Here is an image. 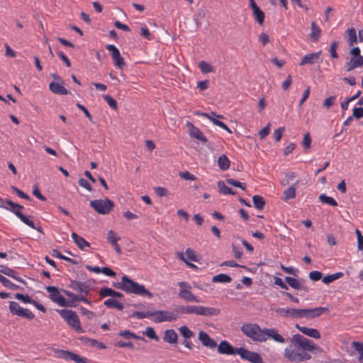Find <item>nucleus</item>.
<instances>
[{"label": "nucleus", "mask_w": 363, "mask_h": 363, "mask_svg": "<svg viewBox=\"0 0 363 363\" xmlns=\"http://www.w3.org/2000/svg\"><path fill=\"white\" fill-rule=\"evenodd\" d=\"M121 290L129 294H135L143 296H147L152 298L153 294L145 289V286L140 284L128 276L124 275L123 277V284H121Z\"/></svg>", "instance_id": "f257e3e1"}, {"label": "nucleus", "mask_w": 363, "mask_h": 363, "mask_svg": "<svg viewBox=\"0 0 363 363\" xmlns=\"http://www.w3.org/2000/svg\"><path fill=\"white\" fill-rule=\"evenodd\" d=\"M6 203L10 207H4L5 209L14 213L26 225H28L34 230H36L40 233H43V228L40 226L36 227L33 220H30L28 216L21 213V210L24 208L22 205L14 203L10 199H6Z\"/></svg>", "instance_id": "f03ea898"}, {"label": "nucleus", "mask_w": 363, "mask_h": 363, "mask_svg": "<svg viewBox=\"0 0 363 363\" xmlns=\"http://www.w3.org/2000/svg\"><path fill=\"white\" fill-rule=\"evenodd\" d=\"M241 331L247 337L251 338L257 342H265L266 337L264 336V329L261 328L256 323H245L241 327Z\"/></svg>", "instance_id": "7ed1b4c3"}, {"label": "nucleus", "mask_w": 363, "mask_h": 363, "mask_svg": "<svg viewBox=\"0 0 363 363\" xmlns=\"http://www.w3.org/2000/svg\"><path fill=\"white\" fill-rule=\"evenodd\" d=\"M58 311L62 318H63L67 323L74 330L78 333H82L84 331L76 312L69 309H62Z\"/></svg>", "instance_id": "20e7f679"}, {"label": "nucleus", "mask_w": 363, "mask_h": 363, "mask_svg": "<svg viewBox=\"0 0 363 363\" xmlns=\"http://www.w3.org/2000/svg\"><path fill=\"white\" fill-rule=\"evenodd\" d=\"M89 205L96 212L101 215L108 214L115 206L113 201L108 198L92 200Z\"/></svg>", "instance_id": "39448f33"}, {"label": "nucleus", "mask_w": 363, "mask_h": 363, "mask_svg": "<svg viewBox=\"0 0 363 363\" xmlns=\"http://www.w3.org/2000/svg\"><path fill=\"white\" fill-rule=\"evenodd\" d=\"M9 310L13 315L28 320H33L35 318L34 314L30 310L21 308L19 303L16 301L9 302Z\"/></svg>", "instance_id": "423d86ee"}, {"label": "nucleus", "mask_w": 363, "mask_h": 363, "mask_svg": "<svg viewBox=\"0 0 363 363\" xmlns=\"http://www.w3.org/2000/svg\"><path fill=\"white\" fill-rule=\"evenodd\" d=\"M238 354L244 360H247L251 363H264L261 355L255 352L250 351L245 347H239Z\"/></svg>", "instance_id": "0eeeda50"}, {"label": "nucleus", "mask_w": 363, "mask_h": 363, "mask_svg": "<svg viewBox=\"0 0 363 363\" xmlns=\"http://www.w3.org/2000/svg\"><path fill=\"white\" fill-rule=\"evenodd\" d=\"M154 316H156L155 322L161 323L164 321L173 322L178 319L175 307L172 311H155Z\"/></svg>", "instance_id": "6e6552de"}, {"label": "nucleus", "mask_w": 363, "mask_h": 363, "mask_svg": "<svg viewBox=\"0 0 363 363\" xmlns=\"http://www.w3.org/2000/svg\"><path fill=\"white\" fill-rule=\"evenodd\" d=\"M106 49L111 52L114 65L118 69H123L126 67V63L119 50L114 45H106Z\"/></svg>", "instance_id": "1a4fd4ad"}, {"label": "nucleus", "mask_w": 363, "mask_h": 363, "mask_svg": "<svg viewBox=\"0 0 363 363\" xmlns=\"http://www.w3.org/2000/svg\"><path fill=\"white\" fill-rule=\"evenodd\" d=\"M91 282L90 280L83 282L72 280L69 286L74 291L79 292L81 295H84L86 297L92 289Z\"/></svg>", "instance_id": "9d476101"}, {"label": "nucleus", "mask_w": 363, "mask_h": 363, "mask_svg": "<svg viewBox=\"0 0 363 363\" xmlns=\"http://www.w3.org/2000/svg\"><path fill=\"white\" fill-rule=\"evenodd\" d=\"M291 342L297 345L303 351L311 352L313 342L307 339L301 334H295L291 338Z\"/></svg>", "instance_id": "9b49d317"}, {"label": "nucleus", "mask_w": 363, "mask_h": 363, "mask_svg": "<svg viewBox=\"0 0 363 363\" xmlns=\"http://www.w3.org/2000/svg\"><path fill=\"white\" fill-rule=\"evenodd\" d=\"M47 291L50 294V298L60 306H66L68 305L66 300L60 293L57 287L53 286H48L45 287Z\"/></svg>", "instance_id": "f8f14e48"}, {"label": "nucleus", "mask_w": 363, "mask_h": 363, "mask_svg": "<svg viewBox=\"0 0 363 363\" xmlns=\"http://www.w3.org/2000/svg\"><path fill=\"white\" fill-rule=\"evenodd\" d=\"M275 311L280 316L285 318H302V309L300 308H292L289 307L278 308Z\"/></svg>", "instance_id": "ddd939ff"}, {"label": "nucleus", "mask_w": 363, "mask_h": 363, "mask_svg": "<svg viewBox=\"0 0 363 363\" xmlns=\"http://www.w3.org/2000/svg\"><path fill=\"white\" fill-rule=\"evenodd\" d=\"M195 114L198 115V116H204L205 118H206L209 119L211 121H212V123L215 125H217V126L224 129L225 130H226L227 132H228L230 133H232L231 130L223 122H222L218 119V118H223V115H217L216 113L214 111H211L210 113L196 112Z\"/></svg>", "instance_id": "4468645a"}, {"label": "nucleus", "mask_w": 363, "mask_h": 363, "mask_svg": "<svg viewBox=\"0 0 363 363\" xmlns=\"http://www.w3.org/2000/svg\"><path fill=\"white\" fill-rule=\"evenodd\" d=\"M56 352L58 353V357L65 360H72L77 363H88L87 359L85 357H82L72 352L59 350L56 351Z\"/></svg>", "instance_id": "2eb2a0df"}, {"label": "nucleus", "mask_w": 363, "mask_h": 363, "mask_svg": "<svg viewBox=\"0 0 363 363\" xmlns=\"http://www.w3.org/2000/svg\"><path fill=\"white\" fill-rule=\"evenodd\" d=\"M329 311L327 307H317L314 308H306L302 309V318H306L307 319H313L320 317L323 313Z\"/></svg>", "instance_id": "dca6fc26"}, {"label": "nucleus", "mask_w": 363, "mask_h": 363, "mask_svg": "<svg viewBox=\"0 0 363 363\" xmlns=\"http://www.w3.org/2000/svg\"><path fill=\"white\" fill-rule=\"evenodd\" d=\"M62 291L70 299L69 301H67L68 305L65 307H76L77 306L76 304L77 301H82L89 305L91 304V301L86 298L84 295L77 296L67 290H62Z\"/></svg>", "instance_id": "f3484780"}, {"label": "nucleus", "mask_w": 363, "mask_h": 363, "mask_svg": "<svg viewBox=\"0 0 363 363\" xmlns=\"http://www.w3.org/2000/svg\"><path fill=\"white\" fill-rule=\"evenodd\" d=\"M218 353L227 355H235L238 354V348L233 347L228 341L222 340L217 346Z\"/></svg>", "instance_id": "a211bd4d"}, {"label": "nucleus", "mask_w": 363, "mask_h": 363, "mask_svg": "<svg viewBox=\"0 0 363 363\" xmlns=\"http://www.w3.org/2000/svg\"><path fill=\"white\" fill-rule=\"evenodd\" d=\"M186 126L189 128V133L191 138L200 140L203 143H207V138L203 135L200 129L194 126L191 122L187 121Z\"/></svg>", "instance_id": "6ab92c4d"}, {"label": "nucleus", "mask_w": 363, "mask_h": 363, "mask_svg": "<svg viewBox=\"0 0 363 363\" xmlns=\"http://www.w3.org/2000/svg\"><path fill=\"white\" fill-rule=\"evenodd\" d=\"M198 339L204 347L210 349H214L217 347V342L216 340L212 339L207 333L203 330L199 331Z\"/></svg>", "instance_id": "aec40b11"}, {"label": "nucleus", "mask_w": 363, "mask_h": 363, "mask_svg": "<svg viewBox=\"0 0 363 363\" xmlns=\"http://www.w3.org/2000/svg\"><path fill=\"white\" fill-rule=\"evenodd\" d=\"M220 313V310L218 308L197 306L196 315L212 317L218 315Z\"/></svg>", "instance_id": "412c9836"}, {"label": "nucleus", "mask_w": 363, "mask_h": 363, "mask_svg": "<svg viewBox=\"0 0 363 363\" xmlns=\"http://www.w3.org/2000/svg\"><path fill=\"white\" fill-rule=\"evenodd\" d=\"M284 357L291 362L296 363L302 362L301 352L295 349L285 348L284 351Z\"/></svg>", "instance_id": "4be33fe9"}, {"label": "nucleus", "mask_w": 363, "mask_h": 363, "mask_svg": "<svg viewBox=\"0 0 363 363\" xmlns=\"http://www.w3.org/2000/svg\"><path fill=\"white\" fill-rule=\"evenodd\" d=\"M321 53H322V51L320 50V51H318L317 52L306 55L305 56H303L302 57V59L300 61L298 65L299 66H303V65H311L315 64V62L319 61V60L320 58Z\"/></svg>", "instance_id": "5701e85b"}, {"label": "nucleus", "mask_w": 363, "mask_h": 363, "mask_svg": "<svg viewBox=\"0 0 363 363\" xmlns=\"http://www.w3.org/2000/svg\"><path fill=\"white\" fill-rule=\"evenodd\" d=\"M285 281L287 284L293 289L297 290H303L306 292L309 291V288L304 284L305 280L299 281L291 277H286Z\"/></svg>", "instance_id": "b1692460"}, {"label": "nucleus", "mask_w": 363, "mask_h": 363, "mask_svg": "<svg viewBox=\"0 0 363 363\" xmlns=\"http://www.w3.org/2000/svg\"><path fill=\"white\" fill-rule=\"evenodd\" d=\"M176 313L177 315V318H179L182 315L186 314H195L196 315L197 306H182L178 305L175 306Z\"/></svg>", "instance_id": "393cba45"}, {"label": "nucleus", "mask_w": 363, "mask_h": 363, "mask_svg": "<svg viewBox=\"0 0 363 363\" xmlns=\"http://www.w3.org/2000/svg\"><path fill=\"white\" fill-rule=\"evenodd\" d=\"M264 336L266 337V341L267 339L271 338L277 342L284 343L285 342V339L283 336L278 333L277 330L275 328H265L264 332Z\"/></svg>", "instance_id": "a878e982"}, {"label": "nucleus", "mask_w": 363, "mask_h": 363, "mask_svg": "<svg viewBox=\"0 0 363 363\" xmlns=\"http://www.w3.org/2000/svg\"><path fill=\"white\" fill-rule=\"evenodd\" d=\"M296 328H297L300 332L303 333L304 335L315 338L320 339L321 335L320 332L315 328H309L305 326H301L298 324H296Z\"/></svg>", "instance_id": "bb28decb"}, {"label": "nucleus", "mask_w": 363, "mask_h": 363, "mask_svg": "<svg viewBox=\"0 0 363 363\" xmlns=\"http://www.w3.org/2000/svg\"><path fill=\"white\" fill-rule=\"evenodd\" d=\"M178 296L180 298H182L188 302H200L197 297L191 291V289H180Z\"/></svg>", "instance_id": "cd10ccee"}, {"label": "nucleus", "mask_w": 363, "mask_h": 363, "mask_svg": "<svg viewBox=\"0 0 363 363\" xmlns=\"http://www.w3.org/2000/svg\"><path fill=\"white\" fill-rule=\"evenodd\" d=\"M63 84H64L60 82H52L49 84V89L52 93L55 94L67 95L69 94V91L65 87L62 86Z\"/></svg>", "instance_id": "c85d7f7f"}, {"label": "nucleus", "mask_w": 363, "mask_h": 363, "mask_svg": "<svg viewBox=\"0 0 363 363\" xmlns=\"http://www.w3.org/2000/svg\"><path fill=\"white\" fill-rule=\"evenodd\" d=\"M178 335L173 329H168L165 330L163 340L164 342L169 344H176L177 342Z\"/></svg>", "instance_id": "c756f323"}, {"label": "nucleus", "mask_w": 363, "mask_h": 363, "mask_svg": "<svg viewBox=\"0 0 363 363\" xmlns=\"http://www.w3.org/2000/svg\"><path fill=\"white\" fill-rule=\"evenodd\" d=\"M99 296L101 298H105L107 296H113V297H116V298H123V294H121V292L116 291L113 289H112L111 288H108V287L101 289L99 291Z\"/></svg>", "instance_id": "7c9ffc66"}, {"label": "nucleus", "mask_w": 363, "mask_h": 363, "mask_svg": "<svg viewBox=\"0 0 363 363\" xmlns=\"http://www.w3.org/2000/svg\"><path fill=\"white\" fill-rule=\"evenodd\" d=\"M311 33H310V38L311 40L316 43L321 35V30L320 28L317 26L316 23L315 21H313L311 23Z\"/></svg>", "instance_id": "2f4dec72"}, {"label": "nucleus", "mask_w": 363, "mask_h": 363, "mask_svg": "<svg viewBox=\"0 0 363 363\" xmlns=\"http://www.w3.org/2000/svg\"><path fill=\"white\" fill-rule=\"evenodd\" d=\"M72 238L81 250H83L84 247H90V243L76 233H72Z\"/></svg>", "instance_id": "473e14b6"}, {"label": "nucleus", "mask_w": 363, "mask_h": 363, "mask_svg": "<svg viewBox=\"0 0 363 363\" xmlns=\"http://www.w3.org/2000/svg\"><path fill=\"white\" fill-rule=\"evenodd\" d=\"M349 46H353L357 42L356 30L354 28H348L345 32Z\"/></svg>", "instance_id": "72a5a7b5"}, {"label": "nucleus", "mask_w": 363, "mask_h": 363, "mask_svg": "<svg viewBox=\"0 0 363 363\" xmlns=\"http://www.w3.org/2000/svg\"><path fill=\"white\" fill-rule=\"evenodd\" d=\"M217 186L218 188V191L221 194H223V195H227V194L235 195V191H234L232 189L227 186L223 181L218 182Z\"/></svg>", "instance_id": "f704fd0d"}, {"label": "nucleus", "mask_w": 363, "mask_h": 363, "mask_svg": "<svg viewBox=\"0 0 363 363\" xmlns=\"http://www.w3.org/2000/svg\"><path fill=\"white\" fill-rule=\"evenodd\" d=\"M252 202L254 204V206L259 211H262L264 209V206L266 204V201L264 199L259 195H255L252 196Z\"/></svg>", "instance_id": "c9c22d12"}, {"label": "nucleus", "mask_w": 363, "mask_h": 363, "mask_svg": "<svg viewBox=\"0 0 363 363\" xmlns=\"http://www.w3.org/2000/svg\"><path fill=\"white\" fill-rule=\"evenodd\" d=\"M206 13L203 9L198 10L197 13L194 16V21L196 23V27L199 28L203 23V21L206 18Z\"/></svg>", "instance_id": "e433bc0d"}, {"label": "nucleus", "mask_w": 363, "mask_h": 363, "mask_svg": "<svg viewBox=\"0 0 363 363\" xmlns=\"http://www.w3.org/2000/svg\"><path fill=\"white\" fill-rule=\"evenodd\" d=\"M218 164L220 169L227 170L230 167V162L225 155H222L218 159Z\"/></svg>", "instance_id": "4c0bfd02"}, {"label": "nucleus", "mask_w": 363, "mask_h": 363, "mask_svg": "<svg viewBox=\"0 0 363 363\" xmlns=\"http://www.w3.org/2000/svg\"><path fill=\"white\" fill-rule=\"evenodd\" d=\"M296 197V188L295 185H292L286 189L283 193L284 201H287L289 199H294Z\"/></svg>", "instance_id": "58836bf2"}, {"label": "nucleus", "mask_w": 363, "mask_h": 363, "mask_svg": "<svg viewBox=\"0 0 363 363\" xmlns=\"http://www.w3.org/2000/svg\"><path fill=\"white\" fill-rule=\"evenodd\" d=\"M232 281V278L225 274H219L218 275L214 276L212 278V281L214 283L220 282V283H230Z\"/></svg>", "instance_id": "ea45409f"}, {"label": "nucleus", "mask_w": 363, "mask_h": 363, "mask_svg": "<svg viewBox=\"0 0 363 363\" xmlns=\"http://www.w3.org/2000/svg\"><path fill=\"white\" fill-rule=\"evenodd\" d=\"M81 340L82 341H84V342H85V343H90V345L93 347H97L101 350L106 348V346L105 345V344H104L103 342H100L96 340L91 339V338L86 337H82Z\"/></svg>", "instance_id": "a19ab883"}, {"label": "nucleus", "mask_w": 363, "mask_h": 363, "mask_svg": "<svg viewBox=\"0 0 363 363\" xmlns=\"http://www.w3.org/2000/svg\"><path fill=\"white\" fill-rule=\"evenodd\" d=\"M343 275L344 274L342 272H337L333 274H328L323 278V282L325 284H329L330 283L341 278L342 277H343Z\"/></svg>", "instance_id": "79ce46f5"}, {"label": "nucleus", "mask_w": 363, "mask_h": 363, "mask_svg": "<svg viewBox=\"0 0 363 363\" xmlns=\"http://www.w3.org/2000/svg\"><path fill=\"white\" fill-rule=\"evenodd\" d=\"M252 15H253L255 21L259 23V25H260V26L263 25L265 14H264V11L260 9V8L253 11Z\"/></svg>", "instance_id": "37998d69"}, {"label": "nucleus", "mask_w": 363, "mask_h": 363, "mask_svg": "<svg viewBox=\"0 0 363 363\" xmlns=\"http://www.w3.org/2000/svg\"><path fill=\"white\" fill-rule=\"evenodd\" d=\"M318 199L323 203H327L332 206H337V202L333 197L323 194L319 196Z\"/></svg>", "instance_id": "c03bdc74"}, {"label": "nucleus", "mask_w": 363, "mask_h": 363, "mask_svg": "<svg viewBox=\"0 0 363 363\" xmlns=\"http://www.w3.org/2000/svg\"><path fill=\"white\" fill-rule=\"evenodd\" d=\"M179 331L184 339H191L194 335V333L191 331L186 325H183L179 328Z\"/></svg>", "instance_id": "a18cd8bd"}, {"label": "nucleus", "mask_w": 363, "mask_h": 363, "mask_svg": "<svg viewBox=\"0 0 363 363\" xmlns=\"http://www.w3.org/2000/svg\"><path fill=\"white\" fill-rule=\"evenodd\" d=\"M4 274L17 280L19 282L23 283V284H26V282L23 279L16 276L17 272L16 271H14L13 269H11L8 267L6 269H4Z\"/></svg>", "instance_id": "49530a36"}, {"label": "nucleus", "mask_w": 363, "mask_h": 363, "mask_svg": "<svg viewBox=\"0 0 363 363\" xmlns=\"http://www.w3.org/2000/svg\"><path fill=\"white\" fill-rule=\"evenodd\" d=\"M103 99L107 102L108 106L113 110L116 111L118 109V104L116 101L110 95L104 94L103 95Z\"/></svg>", "instance_id": "de8ad7c7"}, {"label": "nucleus", "mask_w": 363, "mask_h": 363, "mask_svg": "<svg viewBox=\"0 0 363 363\" xmlns=\"http://www.w3.org/2000/svg\"><path fill=\"white\" fill-rule=\"evenodd\" d=\"M132 316L134 318H137L138 319H143V318H145L152 317V316H154V311H147V312L134 311L132 314Z\"/></svg>", "instance_id": "09e8293b"}, {"label": "nucleus", "mask_w": 363, "mask_h": 363, "mask_svg": "<svg viewBox=\"0 0 363 363\" xmlns=\"http://www.w3.org/2000/svg\"><path fill=\"white\" fill-rule=\"evenodd\" d=\"M311 142H312L311 136L310 133L308 132H307L303 136V140L301 144L306 150H308L311 147Z\"/></svg>", "instance_id": "8fccbe9b"}, {"label": "nucleus", "mask_w": 363, "mask_h": 363, "mask_svg": "<svg viewBox=\"0 0 363 363\" xmlns=\"http://www.w3.org/2000/svg\"><path fill=\"white\" fill-rule=\"evenodd\" d=\"M339 43L337 41H333L330 47L329 52L330 56L333 59H337L339 57L336 50L338 47Z\"/></svg>", "instance_id": "3c124183"}, {"label": "nucleus", "mask_w": 363, "mask_h": 363, "mask_svg": "<svg viewBox=\"0 0 363 363\" xmlns=\"http://www.w3.org/2000/svg\"><path fill=\"white\" fill-rule=\"evenodd\" d=\"M199 67L203 73H208L213 72V67L205 61H201Z\"/></svg>", "instance_id": "603ef678"}, {"label": "nucleus", "mask_w": 363, "mask_h": 363, "mask_svg": "<svg viewBox=\"0 0 363 363\" xmlns=\"http://www.w3.org/2000/svg\"><path fill=\"white\" fill-rule=\"evenodd\" d=\"M226 182L233 186L240 188L242 190H245L246 185L244 183H241L234 179H226Z\"/></svg>", "instance_id": "864d4df0"}, {"label": "nucleus", "mask_w": 363, "mask_h": 363, "mask_svg": "<svg viewBox=\"0 0 363 363\" xmlns=\"http://www.w3.org/2000/svg\"><path fill=\"white\" fill-rule=\"evenodd\" d=\"M107 240L112 245L120 240L121 238L118 237L113 230H110L108 233Z\"/></svg>", "instance_id": "5fc2aeb1"}, {"label": "nucleus", "mask_w": 363, "mask_h": 363, "mask_svg": "<svg viewBox=\"0 0 363 363\" xmlns=\"http://www.w3.org/2000/svg\"><path fill=\"white\" fill-rule=\"evenodd\" d=\"M150 339L159 340V337L156 335L155 330L151 327H147L144 333Z\"/></svg>", "instance_id": "6e6d98bb"}, {"label": "nucleus", "mask_w": 363, "mask_h": 363, "mask_svg": "<svg viewBox=\"0 0 363 363\" xmlns=\"http://www.w3.org/2000/svg\"><path fill=\"white\" fill-rule=\"evenodd\" d=\"M16 298L18 300L25 303H32L33 299H31L28 295H24L22 294L17 293L15 294Z\"/></svg>", "instance_id": "4d7b16f0"}, {"label": "nucleus", "mask_w": 363, "mask_h": 363, "mask_svg": "<svg viewBox=\"0 0 363 363\" xmlns=\"http://www.w3.org/2000/svg\"><path fill=\"white\" fill-rule=\"evenodd\" d=\"M11 189H12L13 192L16 193L19 197L24 199L26 200H30V196L24 193L23 191L20 190L17 187L14 186H11Z\"/></svg>", "instance_id": "13d9d810"}, {"label": "nucleus", "mask_w": 363, "mask_h": 363, "mask_svg": "<svg viewBox=\"0 0 363 363\" xmlns=\"http://www.w3.org/2000/svg\"><path fill=\"white\" fill-rule=\"evenodd\" d=\"M185 255L188 259L194 262H199V259L197 256L195 255V252L191 248H188L186 252Z\"/></svg>", "instance_id": "bf43d9fd"}, {"label": "nucleus", "mask_w": 363, "mask_h": 363, "mask_svg": "<svg viewBox=\"0 0 363 363\" xmlns=\"http://www.w3.org/2000/svg\"><path fill=\"white\" fill-rule=\"evenodd\" d=\"M179 175L181 178L186 179V180L194 181L196 179V177L194 174H191L190 172H189L187 171L186 172H179Z\"/></svg>", "instance_id": "052dcab7"}, {"label": "nucleus", "mask_w": 363, "mask_h": 363, "mask_svg": "<svg viewBox=\"0 0 363 363\" xmlns=\"http://www.w3.org/2000/svg\"><path fill=\"white\" fill-rule=\"evenodd\" d=\"M352 116H354L356 119H360L363 118V108L362 107H355L352 111Z\"/></svg>", "instance_id": "680f3d73"}, {"label": "nucleus", "mask_w": 363, "mask_h": 363, "mask_svg": "<svg viewBox=\"0 0 363 363\" xmlns=\"http://www.w3.org/2000/svg\"><path fill=\"white\" fill-rule=\"evenodd\" d=\"M345 67L347 72H350L354 69L358 67L355 59L354 57H352L351 60L346 63Z\"/></svg>", "instance_id": "e2e57ef3"}, {"label": "nucleus", "mask_w": 363, "mask_h": 363, "mask_svg": "<svg viewBox=\"0 0 363 363\" xmlns=\"http://www.w3.org/2000/svg\"><path fill=\"white\" fill-rule=\"evenodd\" d=\"M80 313L86 316V318L89 320L93 319L95 317V313L84 307L80 308Z\"/></svg>", "instance_id": "0e129e2a"}, {"label": "nucleus", "mask_w": 363, "mask_h": 363, "mask_svg": "<svg viewBox=\"0 0 363 363\" xmlns=\"http://www.w3.org/2000/svg\"><path fill=\"white\" fill-rule=\"evenodd\" d=\"M336 99V96H330L327 98L323 102V106L326 108H330L333 104Z\"/></svg>", "instance_id": "69168bd1"}, {"label": "nucleus", "mask_w": 363, "mask_h": 363, "mask_svg": "<svg viewBox=\"0 0 363 363\" xmlns=\"http://www.w3.org/2000/svg\"><path fill=\"white\" fill-rule=\"evenodd\" d=\"M352 346L360 356H363V343L354 341L352 342Z\"/></svg>", "instance_id": "338daca9"}, {"label": "nucleus", "mask_w": 363, "mask_h": 363, "mask_svg": "<svg viewBox=\"0 0 363 363\" xmlns=\"http://www.w3.org/2000/svg\"><path fill=\"white\" fill-rule=\"evenodd\" d=\"M79 186H81L82 187L86 189V190H88L89 191H91L93 190L89 182L84 178H80L79 179Z\"/></svg>", "instance_id": "774afa93"}]
</instances>
